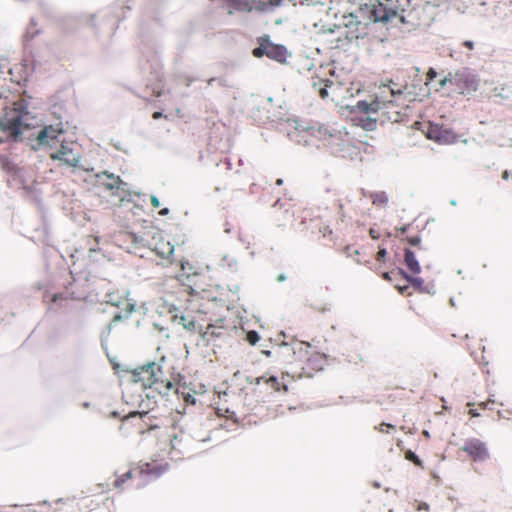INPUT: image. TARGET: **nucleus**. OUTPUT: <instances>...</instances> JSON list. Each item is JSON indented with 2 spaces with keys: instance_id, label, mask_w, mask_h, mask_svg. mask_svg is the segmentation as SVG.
I'll use <instances>...</instances> for the list:
<instances>
[{
  "instance_id": "1",
  "label": "nucleus",
  "mask_w": 512,
  "mask_h": 512,
  "mask_svg": "<svg viewBox=\"0 0 512 512\" xmlns=\"http://www.w3.org/2000/svg\"><path fill=\"white\" fill-rule=\"evenodd\" d=\"M327 357L324 353L316 351L310 344L303 343L296 351H294L295 367L292 368L294 373L298 372L299 376L312 377L314 373L321 371L326 364Z\"/></svg>"
},
{
  "instance_id": "2",
  "label": "nucleus",
  "mask_w": 512,
  "mask_h": 512,
  "mask_svg": "<svg viewBox=\"0 0 512 512\" xmlns=\"http://www.w3.org/2000/svg\"><path fill=\"white\" fill-rule=\"evenodd\" d=\"M355 111L363 114H375L379 116V121L398 122L401 118L398 105L394 101H383L378 97L372 102L358 101L354 107Z\"/></svg>"
},
{
  "instance_id": "3",
  "label": "nucleus",
  "mask_w": 512,
  "mask_h": 512,
  "mask_svg": "<svg viewBox=\"0 0 512 512\" xmlns=\"http://www.w3.org/2000/svg\"><path fill=\"white\" fill-rule=\"evenodd\" d=\"M343 19V26H336L334 30H330V34H335V37L326 40L332 49L339 48L343 39H346L350 42L354 39H358L360 36L358 30L361 22L357 20V17L353 14H349L344 15Z\"/></svg>"
},
{
  "instance_id": "4",
  "label": "nucleus",
  "mask_w": 512,
  "mask_h": 512,
  "mask_svg": "<svg viewBox=\"0 0 512 512\" xmlns=\"http://www.w3.org/2000/svg\"><path fill=\"white\" fill-rule=\"evenodd\" d=\"M258 47L254 48L252 54L256 58L263 56L268 57L280 64H285L289 56L287 48L280 44H275L270 41L269 36L265 35L258 38Z\"/></svg>"
},
{
  "instance_id": "5",
  "label": "nucleus",
  "mask_w": 512,
  "mask_h": 512,
  "mask_svg": "<svg viewBox=\"0 0 512 512\" xmlns=\"http://www.w3.org/2000/svg\"><path fill=\"white\" fill-rule=\"evenodd\" d=\"M159 372L160 365L155 362H150L132 371V381L140 383L144 389H151L158 383Z\"/></svg>"
},
{
  "instance_id": "6",
  "label": "nucleus",
  "mask_w": 512,
  "mask_h": 512,
  "mask_svg": "<svg viewBox=\"0 0 512 512\" xmlns=\"http://www.w3.org/2000/svg\"><path fill=\"white\" fill-rule=\"evenodd\" d=\"M159 472V466L156 463H146L138 468L129 470L128 472L119 476L115 482L114 486L118 489H123L124 484L131 479H139L144 481L147 476L155 475L157 477Z\"/></svg>"
},
{
  "instance_id": "7",
  "label": "nucleus",
  "mask_w": 512,
  "mask_h": 512,
  "mask_svg": "<svg viewBox=\"0 0 512 512\" xmlns=\"http://www.w3.org/2000/svg\"><path fill=\"white\" fill-rule=\"evenodd\" d=\"M461 451L473 462H484L490 457L487 444L479 438H469L465 440Z\"/></svg>"
},
{
  "instance_id": "8",
  "label": "nucleus",
  "mask_w": 512,
  "mask_h": 512,
  "mask_svg": "<svg viewBox=\"0 0 512 512\" xmlns=\"http://www.w3.org/2000/svg\"><path fill=\"white\" fill-rule=\"evenodd\" d=\"M135 249L141 250L142 248H147L150 252L159 255V246H160V234L159 230L155 227H151L149 229H145L141 235L138 237H134Z\"/></svg>"
},
{
  "instance_id": "9",
  "label": "nucleus",
  "mask_w": 512,
  "mask_h": 512,
  "mask_svg": "<svg viewBox=\"0 0 512 512\" xmlns=\"http://www.w3.org/2000/svg\"><path fill=\"white\" fill-rule=\"evenodd\" d=\"M183 252H184V249L181 245L178 244V245L174 246V245H171L170 242H167L166 245L162 246V251H161L162 258H165L169 264H174L177 262L180 265L182 273L177 276L180 281H183L182 277H184V276H186L187 278L190 277V273L185 271V263L183 261Z\"/></svg>"
},
{
  "instance_id": "10",
  "label": "nucleus",
  "mask_w": 512,
  "mask_h": 512,
  "mask_svg": "<svg viewBox=\"0 0 512 512\" xmlns=\"http://www.w3.org/2000/svg\"><path fill=\"white\" fill-rule=\"evenodd\" d=\"M424 132L428 139L440 144H452L457 140V135L453 131L438 124L428 123Z\"/></svg>"
},
{
  "instance_id": "11",
  "label": "nucleus",
  "mask_w": 512,
  "mask_h": 512,
  "mask_svg": "<svg viewBox=\"0 0 512 512\" xmlns=\"http://www.w3.org/2000/svg\"><path fill=\"white\" fill-rule=\"evenodd\" d=\"M53 160H59L63 164L76 167L80 161V154L71 145L62 143L61 148L50 154Z\"/></svg>"
},
{
  "instance_id": "12",
  "label": "nucleus",
  "mask_w": 512,
  "mask_h": 512,
  "mask_svg": "<svg viewBox=\"0 0 512 512\" xmlns=\"http://www.w3.org/2000/svg\"><path fill=\"white\" fill-rule=\"evenodd\" d=\"M454 87L460 94H469L475 92L478 89L477 78L466 72L454 74Z\"/></svg>"
},
{
  "instance_id": "13",
  "label": "nucleus",
  "mask_w": 512,
  "mask_h": 512,
  "mask_svg": "<svg viewBox=\"0 0 512 512\" xmlns=\"http://www.w3.org/2000/svg\"><path fill=\"white\" fill-rule=\"evenodd\" d=\"M95 177L96 186L106 189L107 191L111 192V194H116L123 183L119 176L108 173L106 171L96 174Z\"/></svg>"
},
{
  "instance_id": "14",
  "label": "nucleus",
  "mask_w": 512,
  "mask_h": 512,
  "mask_svg": "<svg viewBox=\"0 0 512 512\" xmlns=\"http://www.w3.org/2000/svg\"><path fill=\"white\" fill-rule=\"evenodd\" d=\"M63 129L57 125L45 126L38 134L37 140L40 145L53 146L58 142L59 136L63 134Z\"/></svg>"
},
{
  "instance_id": "15",
  "label": "nucleus",
  "mask_w": 512,
  "mask_h": 512,
  "mask_svg": "<svg viewBox=\"0 0 512 512\" xmlns=\"http://www.w3.org/2000/svg\"><path fill=\"white\" fill-rule=\"evenodd\" d=\"M385 1L387 2L386 4L380 3L379 8H377L374 11L375 19L377 21L385 22V21H388L389 19H391L392 17L397 16V14H398L397 9L394 8L389 3L391 0H385Z\"/></svg>"
},
{
  "instance_id": "16",
  "label": "nucleus",
  "mask_w": 512,
  "mask_h": 512,
  "mask_svg": "<svg viewBox=\"0 0 512 512\" xmlns=\"http://www.w3.org/2000/svg\"><path fill=\"white\" fill-rule=\"evenodd\" d=\"M171 319L173 322H178L181 324L186 330L189 331H196L198 329H201L202 327L198 324V321L196 320L195 316H192L190 314H174L171 316Z\"/></svg>"
},
{
  "instance_id": "17",
  "label": "nucleus",
  "mask_w": 512,
  "mask_h": 512,
  "mask_svg": "<svg viewBox=\"0 0 512 512\" xmlns=\"http://www.w3.org/2000/svg\"><path fill=\"white\" fill-rule=\"evenodd\" d=\"M24 126V115L22 114L17 115L16 117L7 118L3 123L4 130L15 136L22 133Z\"/></svg>"
},
{
  "instance_id": "18",
  "label": "nucleus",
  "mask_w": 512,
  "mask_h": 512,
  "mask_svg": "<svg viewBox=\"0 0 512 512\" xmlns=\"http://www.w3.org/2000/svg\"><path fill=\"white\" fill-rule=\"evenodd\" d=\"M311 85L322 99H326L329 96L327 88L333 85V82L319 76H312Z\"/></svg>"
},
{
  "instance_id": "19",
  "label": "nucleus",
  "mask_w": 512,
  "mask_h": 512,
  "mask_svg": "<svg viewBox=\"0 0 512 512\" xmlns=\"http://www.w3.org/2000/svg\"><path fill=\"white\" fill-rule=\"evenodd\" d=\"M399 273H401L405 279L410 283V285L414 288V290L420 292V293H429V289L427 286L424 285V281L422 278L419 277H411L409 276L405 271L400 270Z\"/></svg>"
},
{
  "instance_id": "20",
  "label": "nucleus",
  "mask_w": 512,
  "mask_h": 512,
  "mask_svg": "<svg viewBox=\"0 0 512 512\" xmlns=\"http://www.w3.org/2000/svg\"><path fill=\"white\" fill-rule=\"evenodd\" d=\"M372 114H365L364 117L357 118V125L361 126L364 130L373 131L377 127V121H379V116L372 117Z\"/></svg>"
},
{
  "instance_id": "21",
  "label": "nucleus",
  "mask_w": 512,
  "mask_h": 512,
  "mask_svg": "<svg viewBox=\"0 0 512 512\" xmlns=\"http://www.w3.org/2000/svg\"><path fill=\"white\" fill-rule=\"evenodd\" d=\"M405 264L408 267V269L415 274L420 273L421 267L418 263V261L415 258V254L410 249L405 250Z\"/></svg>"
},
{
  "instance_id": "22",
  "label": "nucleus",
  "mask_w": 512,
  "mask_h": 512,
  "mask_svg": "<svg viewBox=\"0 0 512 512\" xmlns=\"http://www.w3.org/2000/svg\"><path fill=\"white\" fill-rule=\"evenodd\" d=\"M311 228L312 233H314V228L318 229V234H320L322 237H327L332 234V230L327 226L323 220L319 217L311 219Z\"/></svg>"
},
{
  "instance_id": "23",
  "label": "nucleus",
  "mask_w": 512,
  "mask_h": 512,
  "mask_svg": "<svg viewBox=\"0 0 512 512\" xmlns=\"http://www.w3.org/2000/svg\"><path fill=\"white\" fill-rule=\"evenodd\" d=\"M261 382L269 385L274 391H280L281 389V384L279 380L274 376H261L257 379V384H260Z\"/></svg>"
},
{
  "instance_id": "24",
  "label": "nucleus",
  "mask_w": 512,
  "mask_h": 512,
  "mask_svg": "<svg viewBox=\"0 0 512 512\" xmlns=\"http://www.w3.org/2000/svg\"><path fill=\"white\" fill-rule=\"evenodd\" d=\"M373 205L385 206L388 203V196L385 192H375L370 195Z\"/></svg>"
},
{
  "instance_id": "25",
  "label": "nucleus",
  "mask_w": 512,
  "mask_h": 512,
  "mask_svg": "<svg viewBox=\"0 0 512 512\" xmlns=\"http://www.w3.org/2000/svg\"><path fill=\"white\" fill-rule=\"evenodd\" d=\"M282 3V0H269L267 2L265 1H260L257 3V5L255 6V8L259 11H266L268 9H273L275 7H278L280 6Z\"/></svg>"
},
{
  "instance_id": "26",
  "label": "nucleus",
  "mask_w": 512,
  "mask_h": 512,
  "mask_svg": "<svg viewBox=\"0 0 512 512\" xmlns=\"http://www.w3.org/2000/svg\"><path fill=\"white\" fill-rule=\"evenodd\" d=\"M317 134L320 139L327 140L328 138L337 137L340 134V132L337 130L330 131L327 128L319 127L317 130Z\"/></svg>"
},
{
  "instance_id": "27",
  "label": "nucleus",
  "mask_w": 512,
  "mask_h": 512,
  "mask_svg": "<svg viewBox=\"0 0 512 512\" xmlns=\"http://www.w3.org/2000/svg\"><path fill=\"white\" fill-rule=\"evenodd\" d=\"M184 390H185L184 386H178L175 389L174 393L177 394V395L181 394L183 396V398H184L186 403L194 404L195 403V398L190 393L186 394L184 392Z\"/></svg>"
},
{
  "instance_id": "28",
  "label": "nucleus",
  "mask_w": 512,
  "mask_h": 512,
  "mask_svg": "<svg viewBox=\"0 0 512 512\" xmlns=\"http://www.w3.org/2000/svg\"><path fill=\"white\" fill-rule=\"evenodd\" d=\"M405 458L407 460L413 462L416 466H419V467L423 466L422 460H420L419 457L414 452H412L411 450H408L405 453Z\"/></svg>"
},
{
  "instance_id": "29",
  "label": "nucleus",
  "mask_w": 512,
  "mask_h": 512,
  "mask_svg": "<svg viewBox=\"0 0 512 512\" xmlns=\"http://www.w3.org/2000/svg\"><path fill=\"white\" fill-rule=\"evenodd\" d=\"M375 429L381 433H389L391 430H395V426L390 423L382 422L376 426Z\"/></svg>"
},
{
  "instance_id": "30",
  "label": "nucleus",
  "mask_w": 512,
  "mask_h": 512,
  "mask_svg": "<svg viewBox=\"0 0 512 512\" xmlns=\"http://www.w3.org/2000/svg\"><path fill=\"white\" fill-rule=\"evenodd\" d=\"M246 340L251 344V345H256L257 342L260 340V337L258 335V333L256 331H249L246 335Z\"/></svg>"
},
{
  "instance_id": "31",
  "label": "nucleus",
  "mask_w": 512,
  "mask_h": 512,
  "mask_svg": "<svg viewBox=\"0 0 512 512\" xmlns=\"http://www.w3.org/2000/svg\"><path fill=\"white\" fill-rule=\"evenodd\" d=\"M448 84L454 86V75L449 74L439 82L440 88H444Z\"/></svg>"
},
{
  "instance_id": "32",
  "label": "nucleus",
  "mask_w": 512,
  "mask_h": 512,
  "mask_svg": "<svg viewBox=\"0 0 512 512\" xmlns=\"http://www.w3.org/2000/svg\"><path fill=\"white\" fill-rule=\"evenodd\" d=\"M396 288L399 291V293L402 295L410 296L412 294L409 291V289H410L409 285H403V286L397 285Z\"/></svg>"
},
{
  "instance_id": "33",
  "label": "nucleus",
  "mask_w": 512,
  "mask_h": 512,
  "mask_svg": "<svg viewBox=\"0 0 512 512\" xmlns=\"http://www.w3.org/2000/svg\"><path fill=\"white\" fill-rule=\"evenodd\" d=\"M68 299V296L64 293H56V294H53L52 298H51V301L56 303L57 301L59 300H67Z\"/></svg>"
},
{
  "instance_id": "34",
  "label": "nucleus",
  "mask_w": 512,
  "mask_h": 512,
  "mask_svg": "<svg viewBox=\"0 0 512 512\" xmlns=\"http://www.w3.org/2000/svg\"><path fill=\"white\" fill-rule=\"evenodd\" d=\"M386 255H387L386 249L385 248H379V251L377 252V255H376V260L379 261V262L384 261Z\"/></svg>"
},
{
  "instance_id": "35",
  "label": "nucleus",
  "mask_w": 512,
  "mask_h": 512,
  "mask_svg": "<svg viewBox=\"0 0 512 512\" xmlns=\"http://www.w3.org/2000/svg\"><path fill=\"white\" fill-rule=\"evenodd\" d=\"M407 242L413 246H418L421 242V239L419 236H411L407 238Z\"/></svg>"
},
{
  "instance_id": "36",
  "label": "nucleus",
  "mask_w": 512,
  "mask_h": 512,
  "mask_svg": "<svg viewBox=\"0 0 512 512\" xmlns=\"http://www.w3.org/2000/svg\"><path fill=\"white\" fill-rule=\"evenodd\" d=\"M436 76L437 72L434 69L430 68L429 71L427 72V80L432 81Z\"/></svg>"
},
{
  "instance_id": "37",
  "label": "nucleus",
  "mask_w": 512,
  "mask_h": 512,
  "mask_svg": "<svg viewBox=\"0 0 512 512\" xmlns=\"http://www.w3.org/2000/svg\"><path fill=\"white\" fill-rule=\"evenodd\" d=\"M369 234H370L371 238H373V239H379L380 238L379 232L377 230L373 229V228H371L369 230Z\"/></svg>"
},
{
  "instance_id": "38",
  "label": "nucleus",
  "mask_w": 512,
  "mask_h": 512,
  "mask_svg": "<svg viewBox=\"0 0 512 512\" xmlns=\"http://www.w3.org/2000/svg\"><path fill=\"white\" fill-rule=\"evenodd\" d=\"M188 288L191 289L192 292L202 289V287L200 285H198L196 281L193 282V284H189Z\"/></svg>"
},
{
  "instance_id": "39",
  "label": "nucleus",
  "mask_w": 512,
  "mask_h": 512,
  "mask_svg": "<svg viewBox=\"0 0 512 512\" xmlns=\"http://www.w3.org/2000/svg\"><path fill=\"white\" fill-rule=\"evenodd\" d=\"M490 403H492V404H493L494 402H493V401H491V400H489V401H486V402H481V403H479V404H478V406H479L481 409H486Z\"/></svg>"
},
{
  "instance_id": "40",
  "label": "nucleus",
  "mask_w": 512,
  "mask_h": 512,
  "mask_svg": "<svg viewBox=\"0 0 512 512\" xmlns=\"http://www.w3.org/2000/svg\"><path fill=\"white\" fill-rule=\"evenodd\" d=\"M468 414L471 416V417H478L480 416V413L478 412L477 409H470Z\"/></svg>"
},
{
  "instance_id": "41",
  "label": "nucleus",
  "mask_w": 512,
  "mask_h": 512,
  "mask_svg": "<svg viewBox=\"0 0 512 512\" xmlns=\"http://www.w3.org/2000/svg\"><path fill=\"white\" fill-rule=\"evenodd\" d=\"M463 45H464L466 48L470 49V50H472V49L474 48V44H473V42H472V41H469V40L464 41V42H463Z\"/></svg>"
},
{
  "instance_id": "42",
  "label": "nucleus",
  "mask_w": 512,
  "mask_h": 512,
  "mask_svg": "<svg viewBox=\"0 0 512 512\" xmlns=\"http://www.w3.org/2000/svg\"><path fill=\"white\" fill-rule=\"evenodd\" d=\"M149 414H150V412H145V413L141 414V418H143L144 422L147 424H148L147 420L151 419V416Z\"/></svg>"
},
{
  "instance_id": "43",
  "label": "nucleus",
  "mask_w": 512,
  "mask_h": 512,
  "mask_svg": "<svg viewBox=\"0 0 512 512\" xmlns=\"http://www.w3.org/2000/svg\"><path fill=\"white\" fill-rule=\"evenodd\" d=\"M151 202H152L154 207H158L160 205V202H159L158 198L155 197V196L151 197Z\"/></svg>"
},
{
  "instance_id": "44",
  "label": "nucleus",
  "mask_w": 512,
  "mask_h": 512,
  "mask_svg": "<svg viewBox=\"0 0 512 512\" xmlns=\"http://www.w3.org/2000/svg\"><path fill=\"white\" fill-rule=\"evenodd\" d=\"M121 319H122V316L120 314H116L113 317L112 323H116V322L120 321Z\"/></svg>"
},
{
  "instance_id": "45",
  "label": "nucleus",
  "mask_w": 512,
  "mask_h": 512,
  "mask_svg": "<svg viewBox=\"0 0 512 512\" xmlns=\"http://www.w3.org/2000/svg\"><path fill=\"white\" fill-rule=\"evenodd\" d=\"M382 277H383V279H385V280H388V281H390V280H391V277H390V273H389V272H384V273L382 274Z\"/></svg>"
},
{
  "instance_id": "46",
  "label": "nucleus",
  "mask_w": 512,
  "mask_h": 512,
  "mask_svg": "<svg viewBox=\"0 0 512 512\" xmlns=\"http://www.w3.org/2000/svg\"><path fill=\"white\" fill-rule=\"evenodd\" d=\"M152 117H153L154 119H159V118H160V111H156V112H154V113H153V115H152Z\"/></svg>"
},
{
  "instance_id": "47",
  "label": "nucleus",
  "mask_w": 512,
  "mask_h": 512,
  "mask_svg": "<svg viewBox=\"0 0 512 512\" xmlns=\"http://www.w3.org/2000/svg\"><path fill=\"white\" fill-rule=\"evenodd\" d=\"M418 509H425V510H428V505L427 504H421L419 505Z\"/></svg>"
},
{
  "instance_id": "48",
  "label": "nucleus",
  "mask_w": 512,
  "mask_h": 512,
  "mask_svg": "<svg viewBox=\"0 0 512 512\" xmlns=\"http://www.w3.org/2000/svg\"><path fill=\"white\" fill-rule=\"evenodd\" d=\"M508 176H509L508 171H504V172L502 173V178H503V179H507V178H508Z\"/></svg>"
},
{
  "instance_id": "49",
  "label": "nucleus",
  "mask_w": 512,
  "mask_h": 512,
  "mask_svg": "<svg viewBox=\"0 0 512 512\" xmlns=\"http://www.w3.org/2000/svg\"><path fill=\"white\" fill-rule=\"evenodd\" d=\"M161 213H162V216L166 215L168 213V209L167 208H162Z\"/></svg>"
},
{
  "instance_id": "50",
  "label": "nucleus",
  "mask_w": 512,
  "mask_h": 512,
  "mask_svg": "<svg viewBox=\"0 0 512 512\" xmlns=\"http://www.w3.org/2000/svg\"><path fill=\"white\" fill-rule=\"evenodd\" d=\"M172 387H173L172 383H171V382H167V384H166V388H167L168 390H170V389H172Z\"/></svg>"
},
{
  "instance_id": "51",
  "label": "nucleus",
  "mask_w": 512,
  "mask_h": 512,
  "mask_svg": "<svg viewBox=\"0 0 512 512\" xmlns=\"http://www.w3.org/2000/svg\"><path fill=\"white\" fill-rule=\"evenodd\" d=\"M282 183H283V180H282V179H277V181H276V184H277V185H281Z\"/></svg>"
},
{
  "instance_id": "52",
  "label": "nucleus",
  "mask_w": 512,
  "mask_h": 512,
  "mask_svg": "<svg viewBox=\"0 0 512 512\" xmlns=\"http://www.w3.org/2000/svg\"><path fill=\"white\" fill-rule=\"evenodd\" d=\"M149 426H150V429H154V428H156V427H157V425H156V424H149Z\"/></svg>"
}]
</instances>
